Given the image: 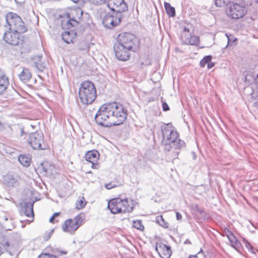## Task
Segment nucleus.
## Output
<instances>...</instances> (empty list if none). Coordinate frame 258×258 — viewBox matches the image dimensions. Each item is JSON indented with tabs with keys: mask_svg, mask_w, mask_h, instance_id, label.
Masks as SVG:
<instances>
[{
	"mask_svg": "<svg viewBox=\"0 0 258 258\" xmlns=\"http://www.w3.org/2000/svg\"><path fill=\"white\" fill-rule=\"evenodd\" d=\"M127 110L119 103H105L101 105L95 116L97 123L110 127L122 124L127 117Z\"/></svg>",
	"mask_w": 258,
	"mask_h": 258,
	"instance_id": "f257e3e1",
	"label": "nucleus"
},
{
	"mask_svg": "<svg viewBox=\"0 0 258 258\" xmlns=\"http://www.w3.org/2000/svg\"><path fill=\"white\" fill-rule=\"evenodd\" d=\"M79 96L82 104L89 105L92 103L97 97L96 89L94 84L89 81L82 82L79 89Z\"/></svg>",
	"mask_w": 258,
	"mask_h": 258,
	"instance_id": "f03ea898",
	"label": "nucleus"
},
{
	"mask_svg": "<svg viewBox=\"0 0 258 258\" xmlns=\"http://www.w3.org/2000/svg\"><path fill=\"white\" fill-rule=\"evenodd\" d=\"M6 19L9 30L24 33L27 29L22 19L15 13L10 12L6 15Z\"/></svg>",
	"mask_w": 258,
	"mask_h": 258,
	"instance_id": "7ed1b4c3",
	"label": "nucleus"
},
{
	"mask_svg": "<svg viewBox=\"0 0 258 258\" xmlns=\"http://www.w3.org/2000/svg\"><path fill=\"white\" fill-rule=\"evenodd\" d=\"M162 135V144L166 146L175 141L179 137L178 132L174 130L171 123L163 124L161 126Z\"/></svg>",
	"mask_w": 258,
	"mask_h": 258,
	"instance_id": "20e7f679",
	"label": "nucleus"
},
{
	"mask_svg": "<svg viewBox=\"0 0 258 258\" xmlns=\"http://www.w3.org/2000/svg\"><path fill=\"white\" fill-rule=\"evenodd\" d=\"M84 215L80 214L76 216L73 219L67 220L62 225V229L64 232L71 234L75 233V231L83 224Z\"/></svg>",
	"mask_w": 258,
	"mask_h": 258,
	"instance_id": "39448f33",
	"label": "nucleus"
},
{
	"mask_svg": "<svg viewBox=\"0 0 258 258\" xmlns=\"http://www.w3.org/2000/svg\"><path fill=\"white\" fill-rule=\"evenodd\" d=\"M245 82L249 84L244 88V92L252 97H258V73L254 78L251 74H247L245 78Z\"/></svg>",
	"mask_w": 258,
	"mask_h": 258,
	"instance_id": "423d86ee",
	"label": "nucleus"
},
{
	"mask_svg": "<svg viewBox=\"0 0 258 258\" xmlns=\"http://www.w3.org/2000/svg\"><path fill=\"white\" fill-rule=\"evenodd\" d=\"M28 143L35 150H44L43 134L40 132H36L29 135Z\"/></svg>",
	"mask_w": 258,
	"mask_h": 258,
	"instance_id": "0eeeda50",
	"label": "nucleus"
},
{
	"mask_svg": "<svg viewBox=\"0 0 258 258\" xmlns=\"http://www.w3.org/2000/svg\"><path fill=\"white\" fill-rule=\"evenodd\" d=\"M246 7L238 4L230 5L227 11V15L233 19H238L242 18L246 13Z\"/></svg>",
	"mask_w": 258,
	"mask_h": 258,
	"instance_id": "6e6552de",
	"label": "nucleus"
},
{
	"mask_svg": "<svg viewBox=\"0 0 258 258\" xmlns=\"http://www.w3.org/2000/svg\"><path fill=\"white\" fill-rule=\"evenodd\" d=\"M136 41L134 35L130 33H124L118 35L117 41L115 44L125 46L127 49H132Z\"/></svg>",
	"mask_w": 258,
	"mask_h": 258,
	"instance_id": "1a4fd4ad",
	"label": "nucleus"
},
{
	"mask_svg": "<svg viewBox=\"0 0 258 258\" xmlns=\"http://www.w3.org/2000/svg\"><path fill=\"white\" fill-rule=\"evenodd\" d=\"M121 14H107L102 20L103 25L107 28L111 29L119 24L121 21Z\"/></svg>",
	"mask_w": 258,
	"mask_h": 258,
	"instance_id": "9d476101",
	"label": "nucleus"
},
{
	"mask_svg": "<svg viewBox=\"0 0 258 258\" xmlns=\"http://www.w3.org/2000/svg\"><path fill=\"white\" fill-rule=\"evenodd\" d=\"M108 7L112 11L116 12L115 14L126 11L128 9L127 5L123 0H107L106 1Z\"/></svg>",
	"mask_w": 258,
	"mask_h": 258,
	"instance_id": "9b49d317",
	"label": "nucleus"
},
{
	"mask_svg": "<svg viewBox=\"0 0 258 258\" xmlns=\"http://www.w3.org/2000/svg\"><path fill=\"white\" fill-rule=\"evenodd\" d=\"M114 50L116 58L120 60L125 61L128 59L131 49H127L125 46H122L117 44L114 46Z\"/></svg>",
	"mask_w": 258,
	"mask_h": 258,
	"instance_id": "f8f14e48",
	"label": "nucleus"
},
{
	"mask_svg": "<svg viewBox=\"0 0 258 258\" xmlns=\"http://www.w3.org/2000/svg\"><path fill=\"white\" fill-rule=\"evenodd\" d=\"M20 33L19 32L9 30L4 33L3 39L7 43L13 45H17L20 41Z\"/></svg>",
	"mask_w": 258,
	"mask_h": 258,
	"instance_id": "ddd939ff",
	"label": "nucleus"
},
{
	"mask_svg": "<svg viewBox=\"0 0 258 258\" xmlns=\"http://www.w3.org/2000/svg\"><path fill=\"white\" fill-rule=\"evenodd\" d=\"M121 199L120 198L113 199L110 200L108 203V208L112 214L122 213Z\"/></svg>",
	"mask_w": 258,
	"mask_h": 258,
	"instance_id": "4468645a",
	"label": "nucleus"
},
{
	"mask_svg": "<svg viewBox=\"0 0 258 258\" xmlns=\"http://www.w3.org/2000/svg\"><path fill=\"white\" fill-rule=\"evenodd\" d=\"M156 250L162 258H169L171 254L170 247L162 243H157Z\"/></svg>",
	"mask_w": 258,
	"mask_h": 258,
	"instance_id": "2eb2a0df",
	"label": "nucleus"
},
{
	"mask_svg": "<svg viewBox=\"0 0 258 258\" xmlns=\"http://www.w3.org/2000/svg\"><path fill=\"white\" fill-rule=\"evenodd\" d=\"M99 154L98 152L95 150L88 151L85 155L86 161L91 163L92 167L95 169L98 168L99 165L97 162L99 159Z\"/></svg>",
	"mask_w": 258,
	"mask_h": 258,
	"instance_id": "dca6fc26",
	"label": "nucleus"
},
{
	"mask_svg": "<svg viewBox=\"0 0 258 258\" xmlns=\"http://www.w3.org/2000/svg\"><path fill=\"white\" fill-rule=\"evenodd\" d=\"M181 40L185 44L197 45L199 44V37L197 36H191L190 33H182Z\"/></svg>",
	"mask_w": 258,
	"mask_h": 258,
	"instance_id": "f3484780",
	"label": "nucleus"
},
{
	"mask_svg": "<svg viewBox=\"0 0 258 258\" xmlns=\"http://www.w3.org/2000/svg\"><path fill=\"white\" fill-rule=\"evenodd\" d=\"M31 60L33 65L38 71L42 72L46 68V63L42 60L41 56H35L32 58Z\"/></svg>",
	"mask_w": 258,
	"mask_h": 258,
	"instance_id": "a211bd4d",
	"label": "nucleus"
},
{
	"mask_svg": "<svg viewBox=\"0 0 258 258\" xmlns=\"http://www.w3.org/2000/svg\"><path fill=\"white\" fill-rule=\"evenodd\" d=\"M78 22L77 20L74 18H71L70 14H68L67 18L64 19L61 22V26L63 29H71L77 26Z\"/></svg>",
	"mask_w": 258,
	"mask_h": 258,
	"instance_id": "6ab92c4d",
	"label": "nucleus"
},
{
	"mask_svg": "<svg viewBox=\"0 0 258 258\" xmlns=\"http://www.w3.org/2000/svg\"><path fill=\"white\" fill-rule=\"evenodd\" d=\"M33 204L34 203L27 202L22 207V212L28 217L34 216Z\"/></svg>",
	"mask_w": 258,
	"mask_h": 258,
	"instance_id": "aec40b11",
	"label": "nucleus"
},
{
	"mask_svg": "<svg viewBox=\"0 0 258 258\" xmlns=\"http://www.w3.org/2000/svg\"><path fill=\"white\" fill-rule=\"evenodd\" d=\"M4 181L7 186L14 187L17 184L18 178L13 175L7 174L4 177Z\"/></svg>",
	"mask_w": 258,
	"mask_h": 258,
	"instance_id": "412c9836",
	"label": "nucleus"
},
{
	"mask_svg": "<svg viewBox=\"0 0 258 258\" xmlns=\"http://www.w3.org/2000/svg\"><path fill=\"white\" fill-rule=\"evenodd\" d=\"M76 33L73 31H66L62 33L61 37L62 40L68 44L73 43L74 39L75 38Z\"/></svg>",
	"mask_w": 258,
	"mask_h": 258,
	"instance_id": "4be33fe9",
	"label": "nucleus"
},
{
	"mask_svg": "<svg viewBox=\"0 0 258 258\" xmlns=\"http://www.w3.org/2000/svg\"><path fill=\"white\" fill-rule=\"evenodd\" d=\"M32 77L31 73L27 68H24L22 72L19 75L20 79L25 82L28 81Z\"/></svg>",
	"mask_w": 258,
	"mask_h": 258,
	"instance_id": "5701e85b",
	"label": "nucleus"
},
{
	"mask_svg": "<svg viewBox=\"0 0 258 258\" xmlns=\"http://www.w3.org/2000/svg\"><path fill=\"white\" fill-rule=\"evenodd\" d=\"M121 203L123 204L122 207V213L131 212L133 210L132 204H130L127 199L121 200Z\"/></svg>",
	"mask_w": 258,
	"mask_h": 258,
	"instance_id": "b1692460",
	"label": "nucleus"
},
{
	"mask_svg": "<svg viewBox=\"0 0 258 258\" xmlns=\"http://www.w3.org/2000/svg\"><path fill=\"white\" fill-rule=\"evenodd\" d=\"M9 84V80L7 77L5 76L0 77V94L6 89Z\"/></svg>",
	"mask_w": 258,
	"mask_h": 258,
	"instance_id": "393cba45",
	"label": "nucleus"
},
{
	"mask_svg": "<svg viewBox=\"0 0 258 258\" xmlns=\"http://www.w3.org/2000/svg\"><path fill=\"white\" fill-rule=\"evenodd\" d=\"M18 160L24 166L28 167L30 165L31 159L27 156L21 155L19 156Z\"/></svg>",
	"mask_w": 258,
	"mask_h": 258,
	"instance_id": "a878e982",
	"label": "nucleus"
},
{
	"mask_svg": "<svg viewBox=\"0 0 258 258\" xmlns=\"http://www.w3.org/2000/svg\"><path fill=\"white\" fill-rule=\"evenodd\" d=\"M164 7L168 16L174 17L175 15V9L171 7L169 3L165 2Z\"/></svg>",
	"mask_w": 258,
	"mask_h": 258,
	"instance_id": "bb28decb",
	"label": "nucleus"
},
{
	"mask_svg": "<svg viewBox=\"0 0 258 258\" xmlns=\"http://www.w3.org/2000/svg\"><path fill=\"white\" fill-rule=\"evenodd\" d=\"M43 170L47 173L52 174L54 169V166L48 162L42 164Z\"/></svg>",
	"mask_w": 258,
	"mask_h": 258,
	"instance_id": "cd10ccee",
	"label": "nucleus"
},
{
	"mask_svg": "<svg viewBox=\"0 0 258 258\" xmlns=\"http://www.w3.org/2000/svg\"><path fill=\"white\" fill-rule=\"evenodd\" d=\"M239 3L241 5H243L244 7H248L251 6L253 2H254V5L256 8H258V0H239Z\"/></svg>",
	"mask_w": 258,
	"mask_h": 258,
	"instance_id": "c85d7f7f",
	"label": "nucleus"
},
{
	"mask_svg": "<svg viewBox=\"0 0 258 258\" xmlns=\"http://www.w3.org/2000/svg\"><path fill=\"white\" fill-rule=\"evenodd\" d=\"M171 144H173V146L175 148V149L178 150L182 148L185 145L184 141L180 139H179L178 138L175 140V141L172 142Z\"/></svg>",
	"mask_w": 258,
	"mask_h": 258,
	"instance_id": "c756f323",
	"label": "nucleus"
},
{
	"mask_svg": "<svg viewBox=\"0 0 258 258\" xmlns=\"http://www.w3.org/2000/svg\"><path fill=\"white\" fill-rule=\"evenodd\" d=\"M133 226L141 231H143L144 229V227L143 225L141 220H137L133 221Z\"/></svg>",
	"mask_w": 258,
	"mask_h": 258,
	"instance_id": "7c9ffc66",
	"label": "nucleus"
},
{
	"mask_svg": "<svg viewBox=\"0 0 258 258\" xmlns=\"http://www.w3.org/2000/svg\"><path fill=\"white\" fill-rule=\"evenodd\" d=\"M212 57L211 55L205 56L200 61V64L201 67H204L206 64L211 61Z\"/></svg>",
	"mask_w": 258,
	"mask_h": 258,
	"instance_id": "2f4dec72",
	"label": "nucleus"
},
{
	"mask_svg": "<svg viewBox=\"0 0 258 258\" xmlns=\"http://www.w3.org/2000/svg\"><path fill=\"white\" fill-rule=\"evenodd\" d=\"M157 222L161 226L164 228H167L168 226V224L165 222L162 216H158L156 218Z\"/></svg>",
	"mask_w": 258,
	"mask_h": 258,
	"instance_id": "473e14b6",
	"label": "nucleus"
},
{
	"mask_svg": "<svg viewBox=\"0 0 258 258\" xmlns=\"http://www.w3.org/2000/svg\"><path fill=\"white\" fill-rule=\"evenodd\" d=\"M215 5L218 7L224 6L228 4L230 0H214Z\"/></svg>",
	"mask_w": 258,
	"mask_h": 258,
	"instance_id": "72a5a7b5",
	"label": "nucleus"
},
{
	"mask_svg": "<svg viewBox=\"0 0 258 258\" xmlns=\"http://www.w3.org/2000/svg\"><path fill=\"white\" fill-rule=\"evenodd\" d=\"M76 208L78 209H81L83 208H84L85 207V206L86 205V203L84 202V198H83L82 200L78 201L76 203Z\"/></svg>",
	"mask_w": 258,
	"mask_h": 258,
	"instance_id": "f704fd0d",
	"label": "nucleus"
},
{
	"mask_svg": "<svg viewBox=\"0 0 258 258\" xmlns=\"http://www.w3.org/2000/svg\"><path fill=\"white\" fill-rule=\"evenodd\" d=\"M90 3L96 5L100 6L106 3V0H88Z\"/></svg>",
	"mask_w": 258,
	"mask_h": 258,
	"instance_id": "c9c22d12",
	"label": "nucleus"
},
{
	"mask_svg": "<svg viewBox=\"0 0 258 258\" xmlns=\"http://www.w3.org/2000/svg\"><path fill=\"white\" fill-rule=\"evenodd\" d=\"M37 258H58L57 256L49 253H42Z\"/></svg>",
	"mask_w": 258,
	"mask_h": 258,
	"instance_id": "e433bc0d",
	"label": "nucleus"
},
{
	"mask_svg": "<svg viewBox=\"0 0 258 258\" xmlns=\"http://www.w3.org/2000/svg\"><path fill=\"white\" fill-rule=\"evenodd\" d=\"M245 245L247 249L249 250V251L252 253H254L253 247L249 242H248L247 241H245Z\"/></svg>",
	"mask_w": 258,
	"mask_h": 258,
	"instance_id": "4c0bfd02",
	"label": "nucleus"
},
{
	"mask_svg": "<svg viewBox=\"0 0 258 258\" xmlns=\"http://www.w3.org/2000/svg\"><path fill=\"white\" fill-rule=\"evenodd\" d=\"M53 231H54L53 229H51L48 233H46L43 236L44 239L46 241L48 240L51 236L52 233H53Z\"/></svg>",
	"mask_w": 258,
	"mask_h": 258,
	"instance_id": "58836bf2",
	"label": "nucleus"
},
{
	"mask_svg": "<svg viewBox=\"0 0 258 258\" xmlns=\"http://www.w3.org/2000/svg\"><path fill=\"white\" fill-rule=\"evenodd\" d=\"M228 240H229L231 244H232L236 240H237V238L235 236V235L233 234L229 236L228 237Z\"/></svg>",
	"mask_w": 258,
	"mask_h": 258,
	"instance_id": "ea45409f",
	"label": "nucleus"
},
{
	"mask_svg": "<svg viewBox=\"0 0 258 258\" xmlns=\"http://www.w3.org/2000/svg\"><path fill=\"white\" fill-rule=\"evenodd\" d=\"M116 184H113L112 182L108 183L105 184V187L107 189H110L112 188L116 187Z\"/></svg>",
	"mask_w": 258,
	"mask_h": 258,
	"instance_id": "a19ab883",
	"label": "nucleus"
},
{
	"mask_svg": "<svg viewBox=\"0 0 258 258\" xmlns=\"http://www.w3.org/2000/svg\"><path fill=\"white\" fill-rule=\"evenodd\" d=\"M232 246L235 248V249H237L240 247V243L237 239L232 244H231Z\"/></svg>",
	"mask_w": 258,
	"mask_h": 258,
	"instance_id": "79ce46f5",
	"label": "nucleus"
},
{
	"mask_svg": "<svg viewBox=\"0 0 258 258\" xmlns=\"http://www.w3.org/2000/svg\"><path fill=\"white\" fill-rule=\"evenodd\" d=\"M8 220V217L4 214H2L0 215V221L3 222L4 221H6Z\"/></svg>",
	"mask_w": 258,
	"mask_h": 258,
	"instance_id": "37998d69",
	"label": "nucleus"
},
{
	"mask_svg": "<svg viewBox=\"0 0 258 258\" xmlns=\"http://www.w3.org/2000/svg\"><path fill=\"white\" fill-rule=\"evenodd\" d=\"M224 232L226 235L227 237H228L229 236H230V235L233 234V233L230 231L227 228H225L224 230Z\"/></svg>",
	"mask_w": 258,
	"mask_h": 258,
	"instance_id": "c03bdc74",
	"label": "nucleus"
},
{
	"mask_svg": "<svg viewBox=\"0 0 258 258\" xmlns=\"http://www.w3.org/2000/svg\"><path fill=\"white\" fill-rule=\"evenodd\" d=\"M162 107L163 110L165 111H168L169 110V107L168 104L166 102L162 103Z\"/></svg>",
	"mask_w": 258,
	"mask_h": 258,
	"instance_id": "a18cd8bd",
	"label": "nucleus"
},
{
	"mask_svg": "<svg viewBox=\"0 0 258 258\" xmlns=\"http://www.w3.org/2000/svg\"><path fill=\"white\" fill-rule=\"evenodd\" d=\"M56 252L58 253L59 254H61V255H62V254L66 255L67 254V251L61 250V249H56Z\"/></svg>",
	"mask_w": 258,
	"mask_h": 258,
	"instance_id": "49530a36",
	"label": "nucleus"
},
{
	"mask_svg": "<svg viewBox=\"0 0 258 258\" xmlns=\"http://www.w3.org/2000/svg\"><path fill=\"white\" fill-rule=\"evenodd\" d=\"M176 217L177 220H180L182 219V215L179 212H176Z\"/></svg>",
	"mask_w": 258,
	"mask_h": 258,
	"instance_id": "de8ad7c7",
	"label": "nucleus"
},
{
	"mask_svg": "<svg viewBox=\"0 0 258 258\" xmlns=\"http://www.w3.org/2000/svg\"><path fill=\"white\" fill-rule=\"evenodd\" d=\"M207 66H208V68L209 69H211L212 68H213L214 66V62H212L211 61H209L208 64H207Z\"/></svg>",
	"mask_w": 258,
	"mask_h": 258,
	"instance_id": "09e8293b",
	"label": "nucleus"
},
{
	"mask_svg": "<svg viewBox=\"0 0 258 258\" xmlns=\"http://www.w3.org/2000/svg\"><path fill=\"white\" fill-rule=\"evenodd\" d=\"M191 154L192 155V159L194 160H196V158H197V155H196L195 152L192 151V152H191Z\"/></svg>",
	"mask_w": 258,
	"mask_h": 258,
	"instance_id": "8fccbe9b",
	"label": "nucleus"
},
{
	"mask_svg": "<svg viewBox=\"0 0 258 258\" xmlns=\"http://www.w3.org/2000/svg\"><path fill=\"white\" fill-rule=\"evenodd\" d=\"M183 33H189V30L188 28L184 27V31Z\"/></svg>",
	"mask_w": 258,
	"mask_h": 258,
	"instance_id": "3c124183",
	"label": "nucleus"
},
{
	"mask_svg": "<svg viewBox=\"0 0 258 258\" xmlns=\"http://www.w3.org/2000/svg\"><path fill=\"white\" fill-rule=\"evenodd\" d=\"M54 218L55 217H54V216L51 217L49 219V222L51 223H53Z\"/></svg>",
	"mask_w": 258,
	"mask_h": 258,
	"instance_id": "603ef678",
	"label": "nucleus"
},
{
	"mask_svg": "<svg viewBox=\"0 0 258 258\" xmlns=\"http://www.w3.org/2000/svg\"><path fill=\"white\" fill-rule=\"evenodd\" d=\"M184 243L185 244H190L191 242L190 241L188 240V239H186L185 241H184Z\"/></svg>",
	"mask_w": 258,
	"mask_h": 258,
	"instance_id": "864d4df0",
	"label": "nucleus"
},
{
	"mask_svg": "<svg viewBox=\"0 0 258 258\" xmlns=\"http://www.w3.org/2000/svg\"><path fill=\"white\" fill-rule=\"evenodd\" d=\"M59 213H55L53 214L52 216H54V217H56L58 216L59 215Z\"/></svg>",
	"mask_w": 258,
	"mask_h": 258,
	"instance_id": "5fc2aeb1",
	"label": "nucleus"
},
{
	"mask_svg": "<svg viewBox=\"0 0 258 258\" xmlns=\"http://www.w3.org/2000/svg\"><path fill=\"white\" fill-rule=\"evenodd\" d=\"M6 258H14V257L11 255H8Z\"/></svg>",
	"mask_w": 258,
	"mask_h": 258,
	"instance_id": "6e6d98bb",
	"label": "nucleus"
},
{
	"mask_svg": "<svg viewBox=\"0 0 258 258\" xmlns=\"http://www.w3.org/2000/svg\"><path fill=\"white\" fill-rule=\"evenodd\" d=\"M2 247L0 246V255L2 253Z\"/></svg>",
	"mask_w": 258,
	"mask_h": 258,
	"instance_id": "4d7b16f0",
	"label": "nucleus"
},
{
	"mask_svg": "<svg viewBox=\"0 0 258 258\" xmlns=\"http://www.w3.org/2000/svg\"><path fill=\"white\" fill-rule=\"evenodd\" d=\"M198 212H200V213H202L203 212V210L201 209H199V210H198Z\"/></svg>",
	"mask_w": 258,
	"mask_h": 258,
	"instance_id": "13d9d810",
	"label": "nucleus"
},
{
	"mask_svg": "<svg viewBox=\"0 0 258 258\" xmlns=\"http://www.w3.org/2000/svg\"><path fill=\"white\" fill-rule=\"evenodd\" d=\"M6 245H7V246H9V243L8 242H7L6 243Z\"/></svg>",
	"mask_w": 258,
	"mask_h": 258,
	"instance_id": "bf43d9fd",
	"label": "nucleus"
},
{
	"mask_svg": "<svg viewBox=\"0 0 258 258\" xmlns=\"http://www.w3.org/2000/svg\"><path fill=\"white\" fill-rule=\"evenodd\" d=\"M188 258H197V256H192V257H189Z\"/></svg>",
	"mask_w": 258,
	"mask_h": 258,
	"instance_id": "052dcab7",
	"label": "nucleus"
},
{
	"mask_svg": "<svg viewBox=\"0 0 258 258\" xmlns=\"http://www.w3.org/2000/svg\"><path fill=\"white\" fill-rule=\"evenodd\" d=\"M75 11H72V12L71 14H72V15H73V14L74 13H75Z\"/></svg>",
	"mask_w": 258,
	"mask_h": 258,
	"instance_id": "680f3d73",
	"label": "nucleus"
},
{
	"mask_svg": "<svg viewBox=\"0 0 258 258\" xmlns=\"http://www.w3.org/2000/svg\"><path fill=\"white\" fill-rule=\"evenodd\" d=\"M21 132H22V133H23V130L21 131Z\"/></svg>",
	"mask_w": 258,
	"mask_h": 258,
	"instance_id": "e2e57ef3",
	"label": "nucleus"
}]
</instances>
